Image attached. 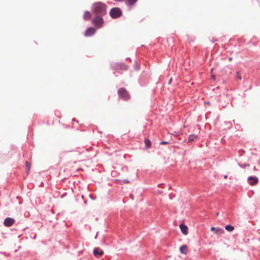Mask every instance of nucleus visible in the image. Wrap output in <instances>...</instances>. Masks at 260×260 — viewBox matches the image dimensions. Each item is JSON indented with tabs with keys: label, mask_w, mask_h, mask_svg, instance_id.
Returning <instances> with one entry per match:
<instances>
[{
	"label": "nucleus",
	"mask_w": 260,
	"mask_h": 260,
	"mask_svg": "<svg viewBox=\"0 0 260 260\" xmlns=\"http://www.w3.org/2000/svg\"><path fill=\"white\" fill-rule=\"evenodd\" d=\"M93 11L96 13L104 15L106 13V6L102 3H96L94 4Z\"/></svg>",
	"instance_id": "nucleus-1"
},
{
	"label": "nucleus",
	"mask_w": 260,
	"mask_h": 260,
	"mask_svg": "<svg viewBox=\"0 0 260 260\" xmlns=\"http://www.w3.org/2000/svg\"><path fill=\"white\" fill-rule=\"evenodd\" d=\"M119 97L122 99L123 100L127 101L129 99L130 95L127 91L124 88H120L117 91Z\"/></svg>",
	"instance_id": "nucleus-2"
},
{
	"label": "nucleus",
	"mask_w": 260,
	"mask_h": 260,
	"mask_svg": "<svg viewBox=\"0 0 260 260\" xmlns=\"http://www.w3.org/2000/svg\"><path fill=\"white\" fill-rule=\"evenodd\" d=\"M92 23L98 27H101L103 23V19L99 16H97L92 19Z\"/></svg>",
	"instance_id": "nucleus-3"
},
{
	"label": "nucleus",
	"mask_w": 260,
	"mask_h": 260,
	"mask_svg": "<svg viewBox=\"0 0 260 260\" xmlns=\"http://www.w3.org/2000/svg\"><path fill=\"white\" fill-rule=\"evenodd\" d=\"M14 219L10 217H7L5 219L4 224L6 226L9 227L13 225L14 223Z\"/></svg>",
	"instance_id": "nucleus-4"
},
{
	"label": "nucleus",
	"mask_w": 260,
	"mask_h": 260,
	"mask_svg": "<svg viewBox=\"0 0 260 260\" xmlns=\"http://www.w3.org/2000/svg\"><path fill=\"white\" fill-rule=\"evenodd\" d=\"M247 180L249 181V184L252 186L257 184L258 181V179L257 177L249 176L248 177Z\"/></svg>",
	"instance_id": "nucleus-5"
},
{
	"label": "nucleus",
	"mask_w": 260,
	"mask_h": 260,
	"mask_svg": "<svg viewBox=\"0 0 260 260\" xmlns=\"http://www.w3.org/2000/svg\"><path fill=\"white\" fill-rule=\"evenodd\" d=\"M95 31L96 30L94 28L90 27L86 30L84 35L86 37L91 36L95 32Z\"/></svg>",
	"instance_id": "nucleus-6"
},
{
	"label": "nucleus",
	"mask_w": 260,
	"mask_h": 260,
	"mask_svg": "<svg viewBox=\"0 0 260 260\" xmlns=\"http://www.w3.org/2000/svg\"><path fill=\"white\" fill-rule=\"evenodd\" d=\"M104 254V251L99 248H94L93 250V254L96 257H99Z\"/></svg>",
	"instance_id": "nucleus-7"
},
{
	"label": "nucleus",
	"mask_w": 260,
	"mask_h": 260,
	"mask_svg": "<svg viewBox=\"0 0 260 260\" xmlns=\"http://www.w3.org/2000/svg\"><path fill=\"white\" fill-rule=\"evenodd\" d=\"M180 228L183 234L186 235L188 233L187 230L188 228L187 226L183 223L180 224Z\"/></svg>",
	"instance_id": "nucleus-8"
},
{
	"label": "nucleus",
	"mask_w": 260,
	"mask_h": 260,
	"mask_svg": "<svg viewBox=\"0 0 260 260\" xmlns=\"http://www.w3.org/2000/svg\"><path fill=\"white\" fill-rule=\"evenodd\" d=\"M180 253L183 254H186L187 253V247L186 245H182L180 247Z\"/></svg>",
	"instance_id": "nucleus-9"
},
{
	"label": "nucleus",
	"mask_w": 260,
	"mask_h": 260,
	"mask_svg": "<svg viewBox=\"0 0 260 260\" xmlns=\"http://www.w3.org/2000/svg\"><path fill=\"white\" fill-rule=\"evenodd\" d=\"M121 14V10L119 8H115V18L120 17Z\"/></svg>",
	"instance_id": "nucleus-10"
},
{
	"label": "nucleus",
	"mask_w": 260,
	"mask_h": 260,
	"mask_svg": "<svg viewBox=\"0 0 260 260\" xmlns=\"http://www.w3.org/2000/svg\"><path fill=\"white\" fill-rule=\"evenodd\" d=\"M83 17H84V20H89V19H90V18L91 17V14L89 12L86 11L85 12Z\"/></svg>",
	"instance_id": "nucleus-11"
},
{
	"label": "nucleus",
	"mask_w": 260,
	"mask_h": 260,
	"mask_svg": "<svg viewBox=\"0 0 260 260\" xmlns=\"http://www.w3.org/2000/svg\"><path fill=\"white\" fill-rule=\"evenodd\" d=\"M215 233L217 235H222L224 233V231L221 228H217Z\"/></svg>",
	"instance_id": "nucleus-12"
},
{
	"label": "nucleus",
	"mask_w": 260,
	"mask_h": 260,
	"mask_svg": "<svg viewBox=\"0 0 260 260\" xmlns=\"http://www.w3.org/2000/svg\"><path fill=\"white\" fill-rule=\"evenodd\" d=\"M198 138V137L197 135H190L188 136V142H192L194 141V140L197 139Z\"/></svg>",
	"instance_id": "nucleus-13"
},
{
	"label": "nucleus",
	"mask_w": 260,
	"mask_h": 260,
	"mask_svg": "<svg viewBox=\"0 0 260 260\" xmlns=\"http://www.w3.org/2000/svg\"><path fill=\"white\" fill-rule=\"evenodd\" d=\"M225 229L228 232H232L234 230V227L231 225H226L225 226Z\"/></svg>",
	"instance_id": "nucleus-14"
},
{
	"label": "nucleus",
	"mask_w": 260,
	"mask_h": 260,
	"mask_svg": "<svg viewBox=\"0 0 260 260\" xmlns=\"http://www.w3.org/2000/svg\"><path fill=\"white\" fill-rule=\"evenodd\" d=\"M31 165L30 163H29L27 161H26L25 162V168H26V171L27 173H28L29 171V170L30 169Z\"/></svg>",
	"instance_id": "nucleus-15"
},
{
	"label": "nucleus",
	"mask_w": 260,
	"mask_h": 260,
	"mask_svg": "<svg viewBox=\"0 0 260 260\" xmlns=\"http://www.w3.org/2000/svg\"><path fill=\"white\" fill-rule=\"evenodd\" d=\"M145 146L147 148H150L151 146V141L149 139L145 140Z\"/></svg>",
	"instance_id": "nucleus-16"
},
{
	"label": "nucleus",
	"mask_w": 260,
	"mask_h": 260,
	"mask_svg": "<svg viewBox=\"0 0 260 260\" xmlns=\"http://www.w3.org/2000/svg\"><path fill=\"white\" fill-rule=\"evenodd\" d=\"M137 1V0H127V4L130 6H133Z\"/></svg>",
	"instance_id": "nucleus-17"
},
{
	"label": "nucleus",
	"mask_w": 260,
	"mask_h": 260,
	"mask_svg": "<svg viewBox=\"0 0 260 260\" xmlns=\"http://www.w3.org/2000/svg\"><path fill=\"white\" fill-rule=\"evenodd\" d=\"M110 15L112 18H114V8H112L110 12Z\"/></svg>",
	"instance_id": "nucleus-18"
},
{
	"label": "nucleus",
	"mask_w": 260,
	"mask_h": 260,
	"mask_svg": "<svg viewBox=\"0 0 260 260\" xmlns=\"http://www.w3.org/2000/svg\"><path fill=\"white\" fill-rule=\"evenodd\" d=\"M121 69H122V70H126V69H127V67H126V66H125V64H122V65H121Z\"/></svg>",
	"instance_id": "nucleus-19"
},
{
	"label": "nucleus",
	"mask_w": 260,
	"mask_h": 260,
	"mask_svg": "<svg viewBox=\"0 0 260 260\" xmlns=\"http://www.w3.org/2000/svg\"><path fill=\"white\" fill-rule=\"evenodd\" d=\"M216 229H217V228H215V227H211V229H210V230L211 231L214 232L215 233V231H216Z\"/></svg>",
	"instance_id": "nucleus-20"
},
{
	"label": "nucleus",
	"mask_w": 260,
	"mask_h": 260,
	"mask_svg": "<svg viewBox=\"0 0 260 260\" xmlns=\"http://www.w3.org/2000/svg\"><path fill=\"white\" fill-rule=\"evenodd\" d=\"M122 182L123 183H128L129 182V181L127 179H125L122 181Z\"/></svg>",
	"instance_id": "nucleus-21"
},
{
	"label": "nucleus",
	"mask_w": 260,
	"mask_h": 260,
	"mask_svg": "<svg viewBox=\"0 0 260 260\" xmlns=\"http://www.w3.org/2000/svg\"><path fill=\"white\" fill-rule=\"evenodd\" d=\"M237 77L238 79L241 80V76L240 75H239L238 73L237 72Z\"/></svg>",
	"instance_id": "nucleus-22"
},
{
	"label": "nucleus",
	"mask_w": 260,
	"mask_h": 260,
	"mask_svg": "<svg viewBox=\"0 0 260 260\" xmlns=\"http://www.w3.org/2000/svg\"><path fill=\"white\" fill-rule=\"evenodd\" d=\"M168 144V142H166V141H162L160 142L161 145H164V144Z\"/></svg>",
	"instance_id": "nucleus-23"
},
{
	"label": "nucleus",
	"mask_w": 260,
	"mask_h": 260,
	"mask_svg": "<svg viewBox=\"0 0 260 260\" xmlns=\"http://www.w3.org/2000/svg\"><path fill=\"white\" fill-rule=\"evenodd\" d=\"M212 77L214 80L215 78V76L214 75H212Z\"/></svg>",
	"instance_id": "nucleus-24"
},
{
	"label": "nucleus",
	"mask_w": 260,
	"mask_h": 260,
	"mask_svg": "<svg viewBox=\"0 0 260 260\" xmlns=\"http://www.w3.org/2000/svg\"><path fill=\"white\" fill-rule=\"evenodd\" d=\"M232 57H229V61H231V60H232Z\"/></svg>",
	"instance_id": "nucleus-25"
},
{
	"label": "nucleus",
	"mask_w": 260,
	"mask_h": 260,
	"mask_svg": "<svg viewBox=\"0 0 260 260\" xmlns=\"http://www.w3.org/2000/svg\"><path fill=\"white\" fill-rule=\"evenodd\" d=\"M224 178L225 179H226V178H228L227 175H224Z\"/></svg>",
	"instance_id": "nucleus-26"
},
{
	"label": "nucleus",
	"mask_w": 260,
	"mask_h": 260,
	"mask_svg": "<svg viewBox=\"0 0 260 260\" xmlns=\"http://www.w3.org/2000/svg\"><path fill=\"white\" fill-rule=\"evenodd\" d=\"M216 215H219V213H218V212H217V213H216Z\"/></svg>",
	"instance_id": "nucleus-27"
}]
</instances>
